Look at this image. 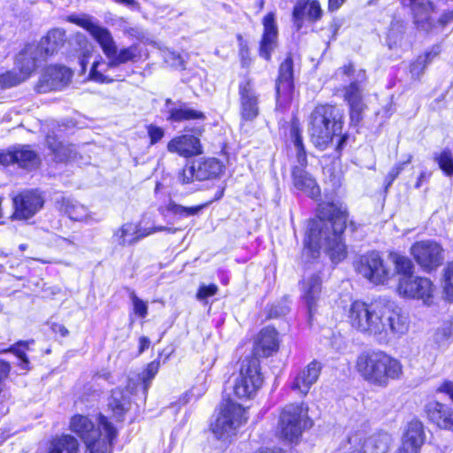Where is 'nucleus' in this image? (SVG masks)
Listing matches in <instances>:
<instances>
[{
  "label": "nucleus",
  "instance_id": "obj_22",
  "mask_svg": "<svg viewBox=\"0 0 453 453\" xmlns=\"http://www.w3.org/2000/svg\"><path fill=\"white\" fill-rule=\"evenodd\" d=\"M357 76V81H352L346 87L344 92V99L349 105L350 119L356 124L362 119V113L365 109L363 103L362 89L358 83V81H361L365 79V73L360 71Z\"/></svg>",
  "mask_w": 453,
  "mask_h": 453
},
{
  "label": "nucleus",
  "instance_id": "obj_53",
  "mask_svg": "<svg viewBox=\"0 0 453 453\" xmlns=\"http://www.w3.org/2000/svg\"><path fill=\"white\" fill-rule=\"evenodd\" d=\"M431 21L434 24V28H433V31H429L428 33H434L436 30L438 26H440L441 27L443 28L448 24H449L450 22L453 21V10L447 11V12H443L441 15V17L439 18V19L437 20V22H434L432 19H431Z\"/></svg>",
  "mask_w": 453,
  "mask_h": 453
},
{
  "label": "nucleus",
  "instance_id": "obj_14",
  "mask_svg": "<svg viewBox=\"0 0 453 453\" xmlns=\"http://www.w3.org/2000/svg\"><path fill=\"white\" fill-rule=\"evenodd\" d=\"M434 290V283L426 277L405 276L398 280L397 292L401 296L421 300L425 304L432 303Z\"/></svg>",
  "mask_w": 453,
  "mask_h": 453
},
{
  "label": "nucleus",
  "instance_id": "obj_24",
  "mask_svg": "<svg viewBox=\"0 0 453 453\" xmlns=\"http://www.w3.org/2000/svg\"><path fill=\"white\" fill-rule=\"evenodd\" d=\"M167 150L183 157H191L203 153L200 139L192 134L175 136L168 142Z\"/></svg>",
  "mask_w": 453,
  "mask_h": 453
},
{
  "label": "nucleus",
  "instance_id": "obj_56",
  "mask_svg": "<svg viewBox=\"0 0 453 453\" xmlns=\"http://www.w3.org/2000/svg\"><path fill=\"white\" fill-rule=\"evenodd\" d=\"M15 159V148L6 151H0V165L7 166L16 164Z\"/></svg>",
  "mask_w": 453,
  "mask_h": 453
},
{
  "label": "nucleus",
  "instance_id": "obj_62",
  "mask_svg": "<svg viewBox=\"0 0 453 453\" xmlns=\"http://www.w3.org/2000/svg\"><path fill=\"white\" fill-rule=\"evenodd\" d=\"M355 70L351 64L348 65H344L343 67L338 70L337 75H345L347 77H351L354 75Z\"/></svg>",
  "mask_w": 453,
  "mask_h": 453
},
{
  "label": "nucleus",
  "instance_id": "obj_17",
  "mask_svg": "<svg viewBox=\"0 0 453 453\" xmlns=\"http://www.w3.org/2000/svg\"><path fill=\"white\" fill-rule=\"evenodd\" d=\"M72 72L65 66L50 65L42 74L37 84L40 93L62 89L68 85L72 79Z\"/></svg>",
  "mask_w": 453,
  "mask_h": 453
},
{
  "label": "nucleus",
  "instance_id": "obj_57",
  "mask_svg": "<svg viewBox=\"0 0 453 453\" xmlns=\"http://www.w3.org/2000/svg\"><path fill=\"white\" fill-rule=\"evenodd\" d=\"M441 332L444 337L453 338V318L442 324Z\"/></svg>",
  "mask_w": 453,
  "mask_h": 453
},
{
  "label": "nucleus",
  "instance_id": "obj_12",
  "mask_svg": "<svg viewBox=\"0 0 453 453\" xmlns=\"http://www.w3.org/2000/svg\"><path fill=\"white\" fill-rule=\"evenodd\" d=\"M356 271L374 285L387 283L395 274L390 265L377 251L362 255L355 264Z\"/></svg>",
  "mask_w": 453,
  "mask_h": 453
},
{
  "label": "nucleus",
  "instance_id": "obj_49",
  "mask_svg": "<svg viewBox=\"0 0 453 453\" xmlns=\"http://www.w3.org/2000/svg\"><path fill=\"white\" fill-rule=\"evenodd\" d=\"M130 298L133 303L134 313L141 318H145L148 314L147 303L140 299L134 292L131 293Z\"/></svg>",
  "mask_w": 453,
  "mask_h": 453
},
{
  "label": "nucleus",
  "instance_id": "obj_29",
  "mask_svg": "<svg viewBox=\"0 0 453 453\" xmlns=\"http://www.w3.org/2000/svg\"><path fill=\"white\" fill-rule=\"evenodd\" d=\"M136 386V381L130 378L126 391L120 388L112 390L109 400V407L118 418H121L129 410L131 405L129 395L134 393Z\"/></svg>",
  "mask_w": 453,
  "mask_h": 453
},
{
  "label": "nucleus",
  "instance_id": "obj_58",
  "mask_svg": "<svg viewBox=\"0 0 453 453\" xmlns=\"http://www.w3.org/2000/svg\"><path fill=\"white\" fill-rule=\"evenodd\" d=\"M10 372V365L3 361H0V393L3 389V381L7 377Z\"/></svg>",
  "mask_w": 453,
  "mask_h": 453
},
{
  "label": "nucleus",
  "instance_id": "obj_16",
  "mask_svg": "<svg viewBox=\"0 0 453 453\" xmlns=\"http://www.w3.org/2000/svg\"><path fill=\"white\" fill-rule=\"evenodd\" d=\"M442 252L441 245L430 240L417 242L411 249L414 259L425 271H432L442 264Z\"/></svg>",
  "mask_w": 453,
  "mask_h": 453
},
{
  "label": "nucleus",
  "instance_id": "obj_47",
  "mask_svg": "<svg viewBox=\"0 0 453 453\" xmlns=\"http://www.w3.org/2000/svg\"><path fill=\"white\" fill-rule=\"evenodd\" d=\"M440 168L447 174H453V156L448 150L441 151L436 157Z\"/></svg>",
  "mask_w": 453,
  "mask_h": 453
},
{
  "label": "nucleus",
  "instance_id": "obj_9",
  "mask_svg": "<svg viewBox=\"0 0 453 453\" xmlns=\"http://www.w3.org/2000/svg\"><path fill=\"white\" fill-rule=\"evenodd\" d=\"M260 362L257 357H247L241 363L234 384V394L241 400L252 399L262 387Z\"/></svg>",
  "mask_w": 453,
  "mask_h": 453
},
{
  "label": "nucleus",
  "instance_id": "obj_52",
  "mask_svg": "<svg viewBox=\"0 0 453 453\" xmlns=\"http://www.w3.org/2000/svg\"><path fill=\"white\" fill-rule=\"evenodd\" d=\"M218 286L215 284L202 285L200 286L196 297L199 300H204L208 297L213 296L218 292Z\"/></svg>",
  "mask_w": 453,
  "mask_h": 453
},
{
  "label": "nucleus",
  "instance_id": "obj_31",
  "mask_svg": "<svg viewBox=\"0 0 453 453\" xmlns=\"http://www.w3.org/2000/svg\"><path fill=\"white\" fill-rule=\"evenodd\" d=\"M264 33L260 44V55L266 60L271 58V52L277 46L278 28L274 14L268 13L263 19Z\"/></svg>",
  "mask_w": 453,
  "mask_h": 453
},
{
  "label": "nucleus",
  "instance_id": "obj_5",
  "mask_svg": "<svg viewBox=\"0 0 453 453\" xmlns=\"http://www.w3.org/2000/svg\"><path fill=\"white\" fill-rule=\"evenodd\" d=\"M342 131L338 110L329 104L318 105L309 119L308 132L311 142L319 150H325L333 138Z\"/></svg>",
  "mask_w": 453,
  "mask_h": 453
},
{
  "label": "nucleus",
  "instance_id": "obj_7",
  "mask_svg": "<svg viewBox=\"0 0 453 453\" xmlns=\"http://www.w3.org/2000/svg\"><path fill=\"white\" fill-rule=\"evenodd\" d=\"M382 302L354 301L346 311L347 322L358 333L378 340Z\"/></svg>",
  "mask_w": 453,
  "mask_h": 453
},
{
  "label": "nucleus",
  "instance_id": "obj_10",
  "mask_svg": "<svg viewBox=\"0 0 453 453\" xmlns=\"http://www.w3.org/2000/svg\"><path fill=\"white\" fill-rule=\"evenodd\" d=\"M311 426L308 408L303 404H288L281 411L279 428L280 435L293 442L299 439L303 430Z\"/></svg>",
  "mask_w": 453,
  "mask_h": 453
},
{
  "label": "nucleus",
  "instance_id": "obj_51",
  "mask_svg": "<svg viewBox=\"0 0 453 453\" xmlns=\"http://www.w3.org/2000/svg\"><path fill=\"white\" fill-rule=\"evenodd\" d=\"M178 180L180 183L186 184L196 180V172L194 163L191 166L184 167L178 175Z\"/></svg>",
  "mask_w": 453,
  "mask_h": 453
},
{
  "label": "nucleus",
  "instance_id": "obj_33",
  "mask_svg": "<svg viewBox=\"0 0 453 453\" xmlns=\"http://www.w3.org/2000/svg\"><path fill=\"white\" fill-rule=\"evenodd\" d=\"M427 414L439 427L453 431V410L451 408L438 402L431 403L427 405Z\"/></svg>",
  "mask_w": 453,
  "mask_h": 453
},
{
  "label": "nucleus",
  "instance_id": "obj_60",
  "mask_svg": "<svg viewBox=\"0 0 453 453\" xmlns=\"http://www.w3.org/2000/svg\"><path fill=\"white\" fill-rule=\"evenodd\" d=\"M156 232H158L157 227H152V228H142L138 226V231H137V237H138V242L146 237V236H149Z\"/></svg>",
  "mask_w": 453,
  "mask_h": 453
},
{
  "label": "nucleus",
  "instance_id": "obj_39",
  "mask_svg": "<svg viewBox=\"0 0 453 453\" xmlns=\"http://www.w3.org/2000/svg\"><path fill=\"white\" fill-rule=\"evenodd\" d=\"M406 25L402 20H394L387 36V43L390 49L403 47L406 42Z\"/></svg>",
  "mask_w": 453,
  "mask_h": 453
},
{
  "label": "nucleus",
  "instance_id": "obj_23",
  "mask_svg": "<svg viewBox=\"0 0 453 453\" xmlns=\"http://www.w3.org/2000/svg\"><path fill=\"white\" fill-rule=\"evenodd\" d=\"M46 58L35 43L27 44L16 58V66L24 76L28 78L37 68L38 64L44 61Z\"/></svg>",
  "mask_w": 453,
  "mask_h": 453
},
{
  "label": "nucleus",
  "instance_id": "obj_63",
  "mask_svg": "<svg viewBox=\"0 0 453 453\" xmlns=\"http://www.w3.org/2000/svg\"><path fill=\"white\" fill-rule=\"evenodd\" d=\"M169 58L167 61L172 60L171 65L174 67H183V61L180 55H177L175 53L169 54Z\"/></svg>",
  "mask_w": 453,
  "mask_h": 453
},
{
  "label": "nucleus",
  "instance_id": "obj_28",
  "mask_svg": "<svg viewBox=\"0 0 453 453\" xmlns=\"http://www.w3.org/2000/svg\"><path fill=\"white\" fill-rule=\"evenodd\" d=\"M424 441L425 434L422 423L418 420H412L408 424L398 453H418Z\"/></svg>",
  "mask_w": 453,
  "mask_h": 453
},
{
  "label": "nucleus",
  "instance_id": "obj_34",
  "mask_svg": "<svg viewBox=\"0 0 453 453\" xmlns=\"http://www.w3.org/2000/svg\"><path fill=\"white\" fill-rule=\"evenodd\" d=\"M196 172V180H205L219 177L222 173L224 166L222 163L216 158H204L194 162Z\"/></svg>",
  "mask_w": 453,
  "mask_h": 453
},
{
  "label": "nucleus",
  "instance_id": "obj_19",
  "mask_svg": "<svg viewBox=\"0 0 453 453\" xmlns=\"http://www.w3.org/2000/svg\"><path fill=\"white\" fill-rule=\"evenodd\" d=\"M321 289L322 280L319 274L314 273L303 279L302 297L305 303L310 321L317 312L321 299Z\"/></svg>",
  "mask_w": 453,
  "mask_h": 453
},
{
  "label": "nucleus",
  "instance_id": "obj_64",
  "mask_svg": "<svg viewBox=\"0 0 453 453\" xmlns=\"http://www.w3.org/2000/svg\"><path fill=\"white\" fill-rule=\"evenodd\" d=\"M139 344H140V347H139V353H142L145 349H149L150 347V341L148 337L146 336H142L140 339H139Z\"/></svg>",
  "mask_w": 453,
  "mask_h": 453
},
{
  "label": "nucleus",
  "instance_id": "obj_1",
  "mask_svg": "<svg viewBox=\"0 0 453 453\" xmlns=\"http://www.w3.org/2000/svg\"><path fill=\"white\" fill-rule=\"evenodd\" d=\"M347 213L333 203L321 204L318 219L309 222L304 240L303 254L317 257L323 250L334 263H339L347 256L342 242L346 228Z\"/></svg>",
  "mask_w": 453,
  "mask_h": 453
},
{
  "label": "nucleus",
  "instance_id": "obj_59",
  "mask_svg": "<svg viewBox=\"0 0 453 453\" xmlns=\"http://www.w3.org/2000/svg\"><path fill=\"white\" fill-rule=\"evenodd\" d=\"M440 392L445 393L449 395V396L453 400V382L451 381H444L440 388H438Z\"/></svg>",
  "mask_w": 453,
  "mask_h": 453
},
{
  "label": "nucleus",
  "instance_id": "obj_36",
  "mask_svg": "<svg viewBox=\"0 0 453 453\" xmlns=\"http://www.w3.org/2000/svg\"><path fill=\"white\" fill-rule=\"evenodd\" d=\"M137 231V225L131 222L125 223L114 231L112 242L122 247L133 245L138 242Z\"/></svg>",
  "mask_w": 453,
  "mask_h": 453
},
{
  "label": "nucleus",
  "instance_id": "obj_43",
  "mask_svg": "<svg viewBox=\"0 0 453 453\" xmlns=\"http://www.w3.org/2000/svg\"><path fill=\"white\" fill-rule=\"evenodd\" d=\"M202 208L203 206L185 207L171 201L165 209H161V214L165 216V211H168L175 216L189 217L197 214Z\"/></svg>",
  "mask_w": 453,
  "mask_h": 453
},
{
  "label": "nucleus",
  "instance_id": "obj_50",
  "mask_svg": "<svg viewBox=\"0 0 453 453\" xmlns=\"http://www.w3.org/2000/svg\"><path fill=\"white\" fill-rule=\"evenodd\" d=\"M83 41H84L85 46L82 49V51L79 57V62H80V65L81 68V73H85L86 70H87L88 64V59L92 56L93 46L88 44L85 39Z\"/></svg>",
  "mask_w": 453,
  "mask_h": 453
},
{
  "label": "nucleus",
  "instance_id": "obj_20",
  "mask_svg": "<svg viewBox=\"0 0 453 453\" xmlns=\"http://www.w3.org/2000/svg\"><path fill=\"white\" fill-rule=\"evenodd\" d=\"M323 11L317 0H299L294 6L292 19L295 27L300 30L304 22H316L320 19Z\"/></svg>",
  "mask_w": 453,
  "mask_h": 453
},
{
  "label": "nucleus",
  "instance_id": "obj_40",
  "mask_svg": "<svg viewBox=\"0 0 453 453\" xmlns=\"http://www.w3.org/2000/svg\"><path fill=\"white\" fill-rule=\"evenodd\" d=\"M439 54V49L432 50L424 55L418 56L410 66V72L414 79H419L423 74L426 66L436 58Z\"/></svg>",
  "mask_w": 453,
  "mask_h": 453
},
{
  "label": "nucleus",
  "instance_id": "obj_2",
  "mask_svg": "<svg viewBox=\"0 0 453 453\" xmlns=\"http://www.w3.org/2000/svg\"><path fill=\"white\" fill-rule=\"evenodd\" d=\"M69 22L76 24L86 29L100 46L104 59L97 55L88 72V79L97 83H110L114 81L108 74L111 69H115L128 62H136L140 58L138 47L135 44L118 49L111 31L102 27L99 21L88 14H73L66 19Z\"/></svg>",
  "mask_w": 453,
  "mask_h": 453
},
{
  "label": "nucleus",
  "instance_id": "obj_35",
  "mask_svg": "<svg viewBox=\"0 0 453 453\" xmlns=\"http://www.w3.org/2000/svg\"><path fill=\"white\" fill-rule=\"evenodd\" d=\"M46 144L58 161H68L76 157L75 147L71 144H63L54 135H47Z\"/></svg>",
  "mask_w": 453,
  "mask_h": 453
},
{
  "label": "nucleus",
  "instance_id": "obj_30",
  "mask_svg": "<svg viewBox=\"0 0 453 453\" xmlns=\"http://www.w3.org/2000/svg\"><path fill=\"white\" fill-rule=\"evenodd\" d=\"M279 349L278 333L273 327H265L257 334L254 353L256 356L268 357Z\"/></svg>",
  "mask_w": 453,
  "mask_h": 453
},
{
  "label": "nucleus",
  "instance_id": "obj_42",
  "mask_svg": "<svg viewBox=\"0 0 453 453\" xmlns=\"http://www.w3.org/2000/svg\"><path fill=\"white\" fill-rule=\"evenodd\" d=\"M389 259L395 265V271L400 277L412 276L413 264L410 258L396 252L389 254Z\"/></svg>",
  "mask_w": 453,
  "mask_h": 453
},
{
  "label": "nucleus",
  "instance_id": "obj_25",
  "mask_svg": "<svg viewBox=\"0 0 453 453\" xmlns=\"http://www.w3.org/2000/svg\"><path fill=\"white\" fill-rule=\"evenodd\" d=\"M165 108L168 113L167 120L172 122L204 120L206 119L203 111L191 108L186 103H173L171 99H166Z\"/></svg>",
  "mask_w": 453,
  "mask_h": 453
},
{
  "label": "nucleus",
  "instance_id": "obj_45",
  "mask_svg": "<svg viewBox=\"0 0 453 453\" xmlns=\"http://www.w3.org/2000/svg\"><path fill=\"white\" fill-rule=\"evenodd\" d=\"M159 369V362L152 361L148 364L144 371L138 376L137 381H142L143 385L144 393L147 392L151 380L154 379Z\"/></svg>",
  "mask_w": 453,
  "mask_h": 453
},
{
  "label": "nucleus",
  "instance_id": "obj_44",
  "mask_svg": "<svg viewBox=\"0 0 453 453\" xmlns=\"http://www.w3.org/2000/svg\"><path fill=\"white\" fill-rule=\"evenodd\" d=\"M27 76L19 70L8 71L4 73L0 74V88H9L20 84L27 80Z\"/></svg>",
  "mask_w": 453,
  "mask_h": 453
},
{
  "label": "nucleus",
  "instance_id": "obj_26",
  "mask_svg": "<svg viewBox=\"0 0 453 453\" xmlns=\"http://www.w3.org/2000/svg\"><path fill=\"white\" fill-rule=\"evenodd\" d=\"M293 90V62L288 58L280 66L279 77L276 82L277 101H290Z\"/></svg>",
  "mask_w": 453,
  "mask_h": 453
},
{
  "label": "nucleus",
  "instance_id": "obj_32",
  "mask_svg": "<svg viewBox=\"0 0 453 453\" xmlns=\"http://www.w3.org/2000/svg\"><path fill=\"white\" fill-rule=\"evenodd\" d=\"M65 42V31L62 28H53L50 30L45 36H43L37 46L40 47L41 51L47 58L58 52Z\"/></svg>",
  "mask_w": 453,
  "mask_h": 453
},
{
  "label": "nucleus",
  "instance_id": "obj_4",
  "mask_svg": "<svg viewBox=\"0 0 453 453\" xmlns=\"http://www.w3.org/2000/svg\"><path fill=\"white\" fill-rule=\"evenodd\" d=\"M356 368L365 381L380 387H386L389 380L399 379L403 373L401 363L383 351L360 354Z\"/></svg>",
  "mask_w": 453,
  "mask_h": 453
},
{
  "label": "nucleus",
  "instance_id": "obj_3",
  "mask_svg": "<svg viewBox=\"0 0 453 453\" xmlns=\"http://www.w3.org/2000/svg\"><path fill=\"white\" fill-rule=\"evenodd\" d=\"M70 429L83 441L88 453H111L117 430L104 415H99L97 426L88 417L75 415Z\"/></svg>",
  "mask_w": 453,
  "mask_h": 453
},
{
  "label": "nucleus",
  "instance_id": "obj_54",
  "mask_svg": "<svg viewBox=\"0 0 453 453\" xmlns=\"http://www.w3.org/2000/svg\"><path fill=\"white\" fill-rule=\"evenodd\" d=\"M147 130L148 134L150 138V144H155L156 142L160 141L165 134L164 130L161 127H157L155 125H149L147 127Z\"/></svg>",
  "mask_w": 453,
  "mask_h": 453
},
{
  "label": "nucleus",
  "instance_id": "obj_11",
  "mask_svg": "<svg viewBox=\"0 0 453 453\" xmlns=\"http://www.w3.org/2000/svg\"><path fill=\"white\" fill-rule=\"evenodd\" d=\"M245 410L231 399L225 400L216 421L211 425L218 439H227L242 423L246 422Z\"/></svg>",
  "mask_w": 453,
  "mask_h": 453
},
{
  "label": "nucleus",
  "instance_id": "obj_8",
  "mask_svg": "<svg viewBox=\"0 0 453 453\" xmlns=\"http://www.w3.org/2000/svg\"><path fill=\"white\" fill-rule=\"evenodd\" d=\"M410 323V317L403 308L382 302L378 341L402 338L409 332Z\"/></svg>",
  "mask_w": 453,
  "mask_h": 453
},
{
  "label": "nucleus",
  "instance_id": "obj_6",
  "mask_svg": "<svg viewBox=\"0 0 453 453\" xmlns=\"http://www.w3.org/2000/svg\"><path fill=\"white\" fill-rule=\"evenodd\" d=\"M290 140L296 151V161L298 164L292 169L294 186L309 196L315 198L319 195L320 189L316 180L304 170V167L307 165V157L303 141L301 124L296 118H293L291 120Z\"/></svg>",
  "mask_w": 453,
  "mask_h": 453
},
{
  "label": "nucleus",
  "instance_id": "obj_37",
  "mask_svg": "<svg viewBox=\"0 0 453 453\" xmlns=\"http://www.w3.org/2000/svg\"><path fill=\"white\" fill-rule=\"evenodd\" d=\"M16 164L22 168H35L40 164V158L30 146L15 147Z\"/></svg>",
  "mask_w": 453,
  "mask_h": 453
},
{
  "label": "nucleus",
  "instance_id": "obj_38",
  "mask_svg": "<svg viewBox=\"0 0 453 453\" xmlns=\"http://www.w3.org/2000/svg\"><path fill=\"white\" fill-rule=\"evenodd\" d=\"M78 449V441L73 436L65 434L51 441L49 453H77Z\"/></svg>",
  "mask_w": 453,
  "mask_h": 453
},
{
  "label": "nucleus",
  "instance_id": "obj_46",
  "mask_svg": "<svg viewBox=\"0 0 453 453\" xmlns=\"http://www.w3.org/2000/svg\"><path fill=\"white\" fill-rule=\"evenodd\" d=\"M29 342H19L17 344L12 346L9 349L10 352H12L16 357H18L20 360L19 366L22 369H28V358L26 355V350L28 349Z\"/></svg>",
  "mask_w": 453,
  "mask_h": 453
},
{
  "label": "nucleus",
  "instance_id": "obj_13",
  "mask_svg": "<svg viewBox=\"0 0 453 453\" xmlns=\"http://www.w3.org/2000/svg\"><path fill=\"white\" fill-rule=\"evenodd\" d=\"M13 213L12 219L27 220L39 212L44 205V198L37 189H26L12 196Z\"/></svg>",
  "mask_w": 453,
  "mask_h": 453
},
{
  "label": "nucleus",
  "instance_id": "obj_41",
  "mask_svg": "<svg viewBox=\"0 0 453 453\" xmlns=\"http://www.w3.org/2000/svg\"><path fill=\"white\" fill-rule=\"evenodd\" d=\"M62 211L73 220H85L88 218V210L85 206L71 199H64Z\"/></svg>",
  "mask_w": 453,
  "mask_h": 453
},
{
  "label": "nucleus",
  "instance_id": "obj_27",
  "mask_svg": "<svg viewBox=\"0 0 453 453\" xmlns=\"http://www.w3.org/2000/svg\"><path fill=\"white\" fill-rule=\"evenodd\" d=\"M408 1L417 28L425 32L433 31L434 24L431 21V14L434 12V4L430 0Z\"/></svg>",
  "mask_w": 453,
  "mask_h": 453
},
{
  "label": "nucleus",
  "instance_id": "obj_55",
  "mask_svg": "<svg viewBox=\"0 0 453 453\" xmlns=\"http://www.w3.org/2000/svg\"><path fill=\"white\" fill-rule=\"evenodd\" d=\"M411 160V156H409L408 159L404 163H400L395 165L388 173L386 180L388 182V185H391V183L395 180V178L399 175V173L403 171V166L405 164L410 163Z\"/></svg>",
  "mask_w": 453,
  "mask_h": 453
},
{
  "label": "nucleus",
  "instance_id": "obj_21",
  "mask_svg": "<svg viewBox=\"0 0 453 453\" xmlns=\"http://www.w3.org/2000/svg\"><path fill=\"white\" fill-rule=\"evenodd\" d=\"M241 116L245 121H253L259 114L258 96L250 81L239 85Z\"/></svg>",
  "mask_w": 453,
  "mask_h": 453
},
{
  "label": "nucleus",
  "instance_id": "obj_18",
  "mask_svg": "<svg viewBox=\"0 0 453 453\" xmlns=\"http://www.w3.org/2000/svg\"><path fill=\"white\" fill-rule=\"evenodd\" d=\"M322 366L313 360L301 369L294 377L290 388L302 396H305L311 387L318 381Z\"/></svg>",
  "mask_w": 453,
  "mask_h": 453
},
{
  "label": "nucleus",
  "instance_id": "obj_15",
  "mask_svg": "<svg viewBox=\"0 0 453 453\" xmlns=\"http://www.w3.org/2000/svg\"><path fill=\"white\" fill-rule=\"evenodd\" d=\"M391 441L388 433L380 432L366 436L359 431L349 436V453H386Z\"/></svg>",
  "mask_w": 453,
  "mask_h": 453
},
{
  "label": "nucleus",
  "instance_id": "obj_48",
  "mask_svg": "<svg viewBox=\"0 0 453 453\" xmlns=\"http://www.w3.org/2000/svg\"><path fill=\"white\" fill-rule=\"evenodd\" d=\"M444 292L449 301H453V261L444 270Z\"/></svg>",
  "mask_w": 453,
  "mask_h": 453
},
{
  "label": "nucleus",
  "instance_id": "obj_61",
  "mask_svg": "<svg viewBox=\"0 0 453 453\" xmlns=\"http://www.w3.org/2000/svg\"><path fill=\"white\" fill-rule=\"evenodd\" d=\"M156 232H158L157 227H152V228H142L138 226V231H137V237H138V242L146 237V236H149Z\"/></svg>",
  "mask_w": 453,
  "mask_h": 453
}]
</instances>
